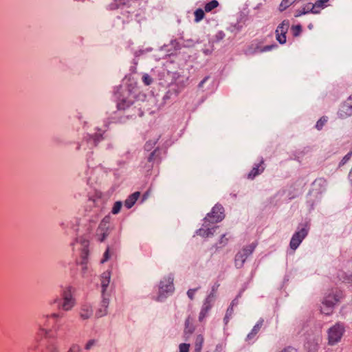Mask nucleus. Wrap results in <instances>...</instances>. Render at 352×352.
<instances>
[{
  "instance_id": "22",
  "label": "nucleus",
  "mask_w": 352,
  "mask_h": 352,
  "mask_svg": "<svg viewBox=\"0 0 352 352\" xmlns=\"http://www.w3.org/2000/svg\"><path fill=\"white\" fill-rule=\"evenodd\" d=\"M289 27V21L288 20H284L280 24L278 25L276 30V32L280 34L286 35Z\"/></svg>"
},
{
  "instance_id": "35",
  "label": "nucleus",
  "mask_w": 352,
  "mask_h": 352,
  "mask_svg": "<svg viewBox=\"0 0 352 352\" xmlns=\"http://www.w3.org/2000/svg\"><path fill=\"white\" fill-rule=\"evenodd\" d=\"M276 40L280 44H284L286 43V35L280 34L279 33L276 32Z\"/></svg>"
},
{
  "instance_id": "2",
  "label": "nucleus",
  "mask_w": 352,
  "mask_h": 352,
  "mask_svg": "<svg viewBox=\"0 0 352 352\" xmlns=\"http://www.w3.org/2000/svg\"><path fill=\"white\" fill-rule=\"evenodd\" d=\"M345 332V327L343 323L337 322L327 330V341L329 346H335L338 344Z\"/></svg>"
},
{
  "instance_id": "28",
  "label": "nucleus",
  "mask_w": 352,
  "mask_h": 352,
  "mask_svg": "<svg viewBox=\"0 0 352 352\" xmlns=\"http://www.w3.org/2000/svg\"><path fill=\"white\" fill-rule=\"evenodd\" d=\"M296 0H283L279 6V10L284 11L291 5H292Z\"/></svg>"
},
{
  "instance_id": "37",
  "label": "nucleus",
  "mask_w": 352,
  "mask_h": 352,
  "mask_svg": "<svg viewBox=\"0 0 352 352\" xmlns=\"http://www.w3.org/2000/svg\"><path fill=\"white\" fill-rule=\"evenodd\" d=\"M97 341L94 339L89 340L85 346L86 350H90L94 346L96 345Z\"/></svg>"
},
{
  "instance_id": "27",
  "label": "nucleus",
  "mask_w": 352,
  "mask_h": 352,
  "mask_svg": "<svg viewBox=\"0 0 352 352\" xmlns=\"http://www.w3.org/2000/svg\"><path fill=\"white\" fill-rule=\"evenodd\" d=\"M194 14H195V22H199L204 18V16H205L204 11L201 8L197 9L195 11Z\"/></svg>"
},
{
  "instance_id": "45",
  "label": "nucleus",
  "mask_w": 352,
  "mask_h": 352,
  "mask_svg": "<svg viewBox=\"0 0 352 352\" xmlns=\"http://www.w3.org/2000/svg\"><path fill=\"white\" fill-rule=\"evenodd\" d=\"M50 352H59L58 349L56 346H52L50 348Z\"/></svg>"
},
{
  "instance_id": "17",
  "label": "nucleus",
  "mask_w": 352,
  "mask_h": 352,
  "mask_svg": "<svg viewBox=\"0 0 352 352\" xmlns=\"http://www.w3.org/2000/svg\"><path fill=\"white\" fill-rule=\"evenodd\" d=\"M329 0H318L315 3H312L311 8H313V14L320 13L322 9L327 7V3Z\"/></svg>"
},
{
  "instance_id": "16",
  "label": "nucleus",
  "mask_w": 352,
  "mask_h": 352,
  "mask_svg": "<svg viewBox=\"0 0 352 352\" xmlns=\"http://www.w3.org/2000/svg\"><path fill=\"white\" fill-rule=\"evenodd\" d=\"M93 315V309L89 305H84L80 310V316L82 320H87Z\"/></svg>"
},
{
  "instance_id": "1",
  "label": "nucleus",
  "mask_w": 352,
  "mask_h": 352,
  "mask_svg": "<svg viewBox=\"0 0 352 352\" xmlns=\"http://www.w3.org/2000/svg\"><path fill=\"white\" fill-rule=\"evenodd\" d=\"M57 303L58 308L65 311H69L76 305V299L74 297V291L72 287H68L64 289L60 294V298H56L54 301Z\"/></svg>"
},
{
  "instance_id": "9",
  "label": "nucleus",
  "mask_w": 352,
  "mask_h": 352,
  "mask_svg": "<svg viewBox=\"0 0 352 352\" xmlns=\"http://www.w3.org/2000/svg\"><path fill=\"white\" fill-rule=\"evenodd\" d=\"M110 217H105L100 222L98 229L96 235L98 240L101 242L104 241L109 234Z\"/></svg>"
},
{
  "instance_id": "42",
  "label": "nucleus",
  "mask_w": 352,
  "mask_h": 352,
  "mask_svg": "<svg viewBox=\"0 0 352 352\" xmlns=\"http://www.w3.org/2000/svg\"><path fill=\"white\" fill-rule=\"evenodd\" d=\"M109 258V249H107L105 252L104 253V256H103V258L102 259L101 262L102 263H104L105 261H107Z\"/></svg>"
},
{
  "instance_id": "43",
  "label": "nucleus",
  "mask_w": 352,
  "mask_h": 352,
  "mask_svg": "<svg viewBox=\"0 0 352 352\" xmlns=\"http://www.w3.org/2000/svg\"><path fill=\"white\" fill-rule=\"evenodd\" d=\"M209 79V76H206L198 85L199 88L201 89L204 87V85L206 82V81Z\"/></svg>"
},
{
  "instance_id": "18",
  "label": "nucleus",
  "mask_w": 352,
  "mask_h": 352,
  "mask_svg": "<svg viewBox=\"0 0 352 352\" xmlns=\"http://www.w3.org/2000/svg\"><path fill=\"white\" fill-rule=\"evenodd\" d=\"M210 295H209L207 298L206 299V301L202 307V309L200 311L199 319L200 321H201L207 315L208 311L211 308V305L210 304Z\"/></svg>"
},
{
  "instance_id": "41",
  "label": "nucleus",
  "mask_w": 352,
  "mask_h": 352,
  "mask_svg": "<svg viewBox=\"0 0 352 352\" xmlns=\"http://www.w3.org/2000/svg\"><path fill=\"white\" fill-rule=\"evenodd\" d=\"M228 241V239L226 238V235L223 234L220 240V244L221 246H224L227 243Z\"/></svg>"
},
{
  "instance_id": "33",
  "label": "nucleus",
  "mask_w": 352,
  "mask_h": 352,
  "mask_svg": "<svg viewBox=\"0 0 352 352\" xmlns=\"http://www.w3.org/2000/svg\"><path fill=\"white\" fill-rule=\"evenodd\" d=\"M142 81L145 85H150L153 82V79L148 74H144L142 76Z\"/></svg>"
},
{
  "instance_id": "39",
  "label": "nucleus",
  "mask_w": 352,
  "mask_h": 352,
  "mask_svg": "<svg viewBox=\"0 0 352 352\" xmlns=\"http://www.w3.org/2000/svg\"><path fill=\"white\" fill-rule=\"evenodd\" d=\"M292 30H293V34L295 36H298L300 32H301V26L298 25H294V26H292Z\"/></svg>"
},
{
  "instance_id": "25",
  "label": "nucleus",
  "mask_w": 352,
  "mask_h": 352,
  "mask_svg": "<svg viewBox=\"0 0 352 352\" xmlns=\"http://www.w3.org/2000/svg\"><path fill=\"white\" fill-rule=\"evenodd\" d=\"M275 47H276L275 45H265V46L261 47H259L258 45H256V47L254 48V50L253 52H252V53H256V52L263 53L265 52L270 51Z\"/></svg>"
},
{
  "instance_id": "14",
  "label": "nucleus",
  "mask_w": 352,
  "mask_h": 352,
  "mask_svg": "<svg viewBox=\"0 0 352 352\" xmlns=\"http://www.w3.org/2000/svg\"><path fill=\"white\" fill-rule=\"evenodd\" d=\"M263 160H261L260 163L258 164H256L253 168L252 169V170L250 172V173L248 174V177L249 179H254L256 176L260 175L261 173H262L264 170V167L263 166Z\"/></svg>"
},
{
  "instance_id": "20",
  "label": "nucleus",
  "mask_w": 352,
  "mask_h": 352,
  "mask_svg": "<svg viewBox=\"0 0 352 352\" xmlns=\"http://www.w3.org/2000/svg\"><path fill=\"white\" fill-rule=\"evenodd\" d=\"M312 3H309L305 4L301 9L296 10L295 12V17H299L303 14L312 13L313 8H311Z\"/></svg>"
},
{
  "instance_id": "7",
  "label": "nucleus",
  "mask_w": 352,
  "mask_h": 352,
  "mask_svg": "<svg viewBox=\"0 0 352 352\" xmlns=\"http://www.w3.org/2000/svg\"><path fill=\"white\" fill-rule=\"evenodd\" d=\"M61 317L60 314L54 313L52 314H47L42 316L38 322V334L40 336H47L48 333V331L45 329L43 327H48L50 324V320L51 319L57 320L58 318Z\"/></svg>"
},
{
  "instance_id": "19",
  "label": "nucleus",
  "mask_w": 352,
  "mask_h": 352,
  "mask_svg": "<svg viewBox=\"0 0 352 352\" xmlns=\"http://www.w3.org/2000/svg\"><path fill=\"white\" fill-rule=\"evenodd\" d=\"M140 193L139 192H135L131 194L130 196L124 201V206L127 208H131L137 201L138 199L140 197Z\"/></svg>"
},
{
  "instance_id": "36",
  "label": "nucleus",
  "mask_w": 352,
  "mask_h": 352,
  "mask_svg": "<svg viewBox=\"0 0 352 352\" xmlns=\"http://www.w3.org/2000/svg\"><path fill=\"white\" fill-rule=\"evenodd\" d=\"M190 344L182 343L179 346V352H189Z\"/></svg>"
},
{
  "instance_id": "44",
  "label": "nucleus",
  "mask_w": 352,
  "mask_h": 352,
  "mask_svg": "<svg viewBox=\"0 0 352 352\" xmlns=\"http://www.w3.org/2000/svg\"><path fill=\"white\" fill-rule=\"evenodd\" d=\"M280 352H298V351L293 347H287L281 351Z\"/></svg>"
},
{
  "instance_id": "3",
  "label": "nucleus",
  "mask_w": 352,
  "mask_h": 352,
  "mask_svg": "<svg viewBox=\"0 0 352 352\" xmlns=\"http://www.w3.org/2000/svg\"><path fill=\"white\" fill-rule=\"evenodd\" d=\"M341 297V292L338 290L332 291L325 296L320 308L321 313L330 315L333 311L334 305L340 300Z\"/></svg>"
},
{
  "instance_id": "4",
  "label": "nucleus",
  "mask_w": 352,
  "mask_h": 352,
  "mask_svg": "<svg viewBox=\"0 0 352 352\" xmlns=\"http://www.w3.org/2000/svg\"><path fill=\"white\" fill-rule=\"evenodd\" d=\"M174 291L173 277L168 276L160 282L159 293L156 300L162 302Z\"/></svg>"
},
{
  "instance_id": "38",
  "label": "nucleus",
  "mask_w": 352,
  "mask_h": 352,
  "mask_svg": "<svg viewBox=\"0 0 352 352\" xmlns=\"http://www.w3.org/2000/svg\"><path fill=\"white\" fill-rule=\"evenodd\" d=\"M351 156H352V151H350L342 158V160L340 162V166L344 165L345 163H346L350 160Z\"/></svg>"
},
{
  "instance_id": "46",
  "label": "nucleus",
  "mask_w": 352,
  "mask_h": 352,
  "mask_svg": "<svg viewBox=\"0 0 352 352\" xmlns=\"http://www.w3.org/2000/svg\"><path fill=\"white\" fill-rule=\"evenodd\" d=\"M219 286V285H217V287L215 286H213L212 288V293L210 294V297L213 296V294L214 292H216L217 287Z\"/></svg>"
},
{
  "instance_id": "6",
  "label": "nucleus",
  "mask_w": 352,
  "mask_h": 352,
  "mask_svg": "<svg viewBox=\"0 0 352 352\" xmlns=\"http://www.w3.org/2000/svg\"><path fill=\"white\" fill-rule=\"evenodd\" d=\"M255 248V245L250 244L241 250V251L239 252L235 256V266L237 268H241L243 267L244 263L245 262L247 258L252 254Z\"/></svg>"
},
{
  "instance_id": "8",
  "label": "nucleus",
  "mask_w": 352,
  "mask_h": 352,
  "mask_svg": "<svg viewBox=\"0 0 352 352\" xmlns=\"http://www.w3.org/2000/svg\"><path fill=\"white\" fill-rule=\"evenodd\" d=\"M307 234L308 228L305 227L296 232L291 239L289 243L290 248L292 249L293 250H296Z\"/></svg>"
},
{
  "instance_id": "31",
  "label": "nucleus",
  "mask_w": 352,
  "mask_h": 352,
  "mask_svg": "<svg viewBox=\"0 0 352 352\" xmlns=\"http://www.w3.org/2000/svg\"><path fill=\"white\" fill-rule=\"evenodd\" d=\"M157 149L154 150L153 152L151 153L149 155V157H148V168L150 170L153 168V164H151L154 160L155 156L157 155Z\"/></svg>"
},
{
  "instance_id": "13",
  "label": "nucleus",
  "mask_w": 352,
  "mask_h": 352,
  "mask_svg": "<svg viewBox=\"0 0 352 352\" xmlns=\"http://www.w3.org/2000/svg\"><path fill=\"white\" fill-rule=\"evenodd\" d=\"M82 242V252H81V257H82V261H81V265L83 270H86L87 267V258L88 256V245H89V241L86 240H83Z\"/></svg>"
},
{
  "instance_id": "10",
  "label": "nucleus",
  "mask_w": 352,
  "mask_h": 352,
  "mask_svg": "<svg viewBox=\"0 0 352 352\" xmlns=\"http://www.w3.org/2000/svg\"><path fill=\"white\" fill-rule=\"evenodd\" d=\"M102 139V135L96 134L93 136H89L85 140L82 141L78 146L77 150L82 148L84 151L91 149L96 146L98 142Z\"/></svg>"
},
{
  "instance_id": "15",
  "label": "nucleus",
  "mask_w": 352,
  "mask_h": 352,
  "mask_svg": "<svg viewBox=\"0 0 352 352\" xmlns=\"http://www.w3.org/2000/svg\"><path fill=\"white\" fill-rule=\"evenodd\" d=\"M111 279V272L109 271H106L102 273L101 275V287H102V293L104 294V292L110 283Z\"/></svg>"
},
{
  "instance_id": "32",
  "label": "nucleus",
  "mask_w": 352,
  "mask_h": 352,
  "mask_svg": "<svg viewBox=\"0 0 352 352\" xmlns=\"http://www.w3.org/2000/svg\"><path fill=\"white\" fill-rule=\"evenodd\" d=\"M327 122V117H322L316 124V128L318 130L322 129V126L325 124V123Z\"/></svg>"
},
{
  "instance_id": "26",
  "label": "nucleus",
  "mask_w": 352,
  "mask_h": 352,
  "mask_svg": "<svg viewBox=\"0 0 352 352\" xmlns=\"http://www.w3.org/2000/svg\"><path fill=\"white\" fill-rule=\"evenodd\" d=\"M219 6V2L217 0H212L209 3H206L204 7V10L206 12L212 11Z\"/></svg>"
},
{
  "instance_id": "47",
  "label": "nucleus",
  "mask_w": 352,
  "mask_h": 352,
  "mask_svg": "<svg viewBox=\"0 0 352 352\" xmlns=\"http://www.w3.org/2000/svg\"><path fill=\"white\" fill-rule=\"evenodd\" d=\"M151 146V144H149L148 142H147V143L145 144V148H146V150H148H148L150 149Z\"/></svg>"
},
{
  "instance_id": "34",
  "label": "nucleus",
  "mask_w": 352,
  "mask_h": 352,
  "mask_svg": "<svg viewBox=\"0 0 352 352\" xmlns=\"http://www.w3.org/2000/svg\"><path fill=\"white\" fill-rule=\"evenodd\" d=\"M81 351H82L81 347L80 346V345H78L77 344H72L71 346L69 347V350L67 351V352H81Z\"/></svg>"
},
{
  "instance_id": "29",
  "label": "nucleus",
  "mask_w": 352,
  "mask_h": 352,
  "mask_svg": "<svg viewBox=\"0 0 352 352\" xmlns=\"http://www.w3.org/2000/svg\"><path fill=\"white\" fill-rule=\"evenodd\" d=\"M233 312H234L233 304L232 303L229 306V307L227 309L226 314V316L223 319L226 324H227L229 322V320L232 317Z\"/></svg>"
},
{
  "instance_id": "24",
  "label": "nucleus",
  "mask_w": 352,
  "mask_h": 352,
  "mask_svg": "<svg viewBox=\"0 0 352 352\" xmlns=\"http://www.w3.org/2000/svg\"><path fill=\"white\" fill-rule=\"evenodd\" d=\"M204 338L202 335H197L195 342V352H201Z\"/></svg>"
},
{
  "instance_id": "11",
  "label": "nucleus",
  "mask_w": 352,
  "mask_h": 352,
  "mask_svg": "<svg viewBox=\"0 0 352 352\" xmlns=\"http://www.w3.org/2000/svg\"><path fill=\"white\" fill-rule=\"evenodd\" d=\"M338 115L342 119L352 116V94L340 107Z\"/></svg>"
},
{
  "instance_id": "40",
  "label": "nucleus",
  "mask_w": 352,
  "mask_h": 352,
  "mask_svg": "<svg viewBox=\"0 0 352 352\" xmlns=\"http://www.w3.org/2000/svg\"><path fill=\"white\" fill-rule=\"evenodd\" d=\"M197 289H190L188 292H187V295L192 300L193 298H194V294L196 292Z\"/></svg>"
},
{
  "instance_id": "30",
  "label": "nucleus",
  "mask_w": 352,
  "mask_h": 352,
  "mask_svg": "<svg viewBox=\"0 0 352 352\" xmlns=\"http://www.w3.org/2000/svg\"><path fill=\"white\" fill-rule=\"evenodd\" d=\"M122 206V201H116L112 208L111 212L113 214H118L121 210Z\"/></svg>"
},
{
  "instance_id": "23",
  "label": "nucleus",
  "mask_w": 352,
  "mask_h": 352,
  "mask_svg": "<svg viewBox=\"0 0 352 352\" xmlns=\"http://www.w3.org/2000/svg\"><path fill=\"white\" fill-rule=\"evenodd\" d=\"M217 228H218L217 226L213 227L212 228H201L197 231V235H199L203 237H208L210 236L213 235L212 231L214 230V229H216Z\"/></svg>"
},
{
  "instance_id": "5",
  "label": "nucleus",
  "mask_w": 352,
  "mask_h": 352,
  "mask_svg": "<svg viewBox=\"0 0 352 352\" xmlns=\"http://www.w3.org/2000/svg\"><path fill=\"white\" fill-rule=\"evenodd\" d=\"M224 209L221 205H215L210 213L205 217V223L208 221L211 223H218L224 219Z\"/></svg>"
},
{
  "instance_id": "12",
  "label": "nucleus",
  "mask_w": 352,
  "mask_h": 352,
  "mask_svg": "<svg viewBox=\"0 0 352 352\" xmlns=\"http://www.w3.org/2000/svg\"><path fill=\"white\" fill-rule=\"evenodd\" d=\"M109 305V298L102 294V300L100 302V307L96 312V316L97 318H101L106 316L108 313V307Z\"/></svg>"
},
{
  "instance_id": "21",
  "label": "nucleus",
  "mask_w": 352,
  "mask_h": 352,
  "mask_svg": "<svg viewBox=\"0 0 352 352\" xmlns=\"http://www.w3.org/2000/svg\"><path fill=\"white\" fill-rule=\"evenodd\" d=\"M263 324V320L260 319L256 324L254 326L253 329H252L251 332L248 334L247 339L248 340H252L260 331L261 327Z\"/></svg>"
},
{
  "instance_id": "49",
  "label": "nucleus",
  "mask_w": 352,
  "mask_h": 352,
  "mask_svg": "<svg viewBox=\"0 0 352 352\" xmlns=\"http://www.w3.org/2000/svg\"><path fill=\"white\" fill-rule=\"evenodd\" d=\"M205 224H206V223H204V226H205V227H207V225H205Z\"/></svg>"
},
{
  "instance_id": "48",
  "label": "nucleus",
  "mask_w": 352,
  "mask_h": 352,
  "mask_svg": "<svg viewBox=\"0 0 352 352\" xmlns=\"http://www.w3.org/2000/svg\"><path fill=\"white\" fill-rule=\"evenodd\" d=\"M324 182V181H323L322 179H316L314 184H316L317 182Z\"/></svg>"
}]
</instances>
